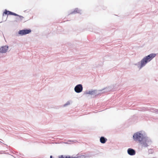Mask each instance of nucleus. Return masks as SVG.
<instances>
[{"label":"nucleus","mask_w":158,"mask_h":158,"mask_svg":"<svg viewBox=\"0 0 158 158\" xmlns=\"http://www.w3.org/2000/svg\"><path fill=\"white\" fill-rule=\"evenodd\" d=\"M133 138L134 141H138L141 149L148 148L152 143L150 138L148 137L144 132L140 131L134 134Z\"/></svg>","instance_id":"nucleus-1"},{"label":"nucleus","mask_w":158,"mask_h":158,"mask_svg":"<svg viewBox=\"0 0 158 158\" xmlns=\"http://www.w3.org/2000/svg\"><path fill=\"white\" fill-rule=\"evenodd\" d=\"M156 55L155 53H151L144 57L140 62L135 64L140 69L144 67L148 62L151 61Z\"/></svg>","instance_id":"nucleus-2"},{"label":"nucleus","mask_w":158,"mask_h":158,"mask_svg":"<svg viewBox=\"0 0 158 158\" xmlns=\"http://www.w3.org/2000/svg\"><path fill=\"white\" fill-rule=\"evenodd\" d=\"M31 31V30L30 29H24L19 30L18 31V34L21 36H23L29 34Z\"/></svg>","instance_id":"nucleus-3"},{"label":"nucleus","mask_w":158,"mask_h":158,"mask_svg":"<svg viewBox=\"0 0 158 158\" xmlns=\"http://www.w3.org/2000/svg\"><path fill=\"white\" fill-rule=\"evenodd\" d=\"M83 89V87L82 85L81 84H79L77 85L74 88L75 91L77 93L81 92L82 91Z\"/></svg>","instance_id":"nucleus-4"},{"label":"nucleus","mask_w":158,"mask_h":158,"mask_svg":"<svg viewBox=\"0 0 158 158\" xmlns=\"http://www.w3.org/2000/svg\"><path fill=\"white\" fill-rule=\"evenodd\" d=\"M8 48V46L6 45L2 46L0 48V52L1 53H5L7 52Z\"/></svg>","instance_id":"nucleus-5"},{"label":"nucleus","mask_w":158,"mask_h":158,"mask_svg":"<svg viewBox=\"0 0 158 158\" xmlns=\"http://www.w3.org/2000/svg\"><path fill=\"white\" fill-rule=\"evenodd\" d=\"M97 90L91 89L89 91H86L84 94H89L91 95H95L97 94Z\"/></svg>","instance_id":"nucleus-6"},{"label":"nucleus","mask_w":158,"mask_h":158,"mask_svg":"<svg viewBox=\"0 0 158 158\" xmlns=\"http://www.w3.org/2000/svg\"><path fill=\"white\" fill-rule=\"evenodd\" d=\"M128 154L130 156H133L135 155L136 152L135 150L131 148H129L127 150Z\"/></svg>","instance_id":"nucleus-7"},{"label":"nucleus","mask_w":158,"mask_h":158,"mask_svg":"<svg viewBox=\"0 0 158 158\" xmlns=\"http://www.w3.org/2000/svg\"><path fill=\"white\" fill-rule=\"evenodd\" d=\"M4 14L8 15H16V14L7 10L6 9L3 12V16H4Z\"/></svg>","instance_id":"nucleus-8"},{"label":"nucleus","mask_w":158,"mask_h":158,"mask_svg":"<svg viewBox=\"0 0 158 158\" xmlns=\"http://www.w3.org/2000/svg\"><path fill=\"white\" fill-rule=\"evenodd\" d=\"M14 16H17V17L15 18V21L16 22L21 21L22 20L24 19V17L20 15L16 14V15H14Z\"/></svg>","instance_id":"nucleus-9"},{"label":"nucleus","mask_w":158,"mask_h":158,"mask_svg":"<svg viewBox=\"0 0 158 158\" xmlns=\"http://www.w3.org/2000/svg\"><path fill=\"white\" fill-rule=\"evenodd\" d=\"M77 13L81 14V10L78 8H76L74 9L73 11H72L70 14H75Z\"/></svg>","instance_id":"nucleus-10"},{"label":"nucleus","mask_w":158,"mask_h":158,"mask_svg":"<svg viewBox=\"0 0 158 158\" xmlns=\"http://www.w3.org/2000/svg\"><path fill=\"white\" fill-rule=\"evenodd\" d=\"M107 141L106 138L104 136H101L100 139V141L102 143H105Z\"/></svg>","instance_id":"nucleus-11"},{"label":"nucleus","mask_w":158,"mask_h":158,"mask_svg":"<svg viewBox=\"0 0 158 158\" xmlns=\"http://www.w3.org/2000/svg\"><path fill=\"white\" fill-rule=\"evenodd\" d=\"M89 157V156L88 155H84L79 156H77V158H83V157L85 158V157Z\"/></svg>","instance_id":"nucleus-12"},{"label":"nucleus","mask_w":158,"mask_h":158,"mask_svg":"<svg viewBox=\"0 0 158 158\" xmlns=\"http://www.w3.org/2000/svg\"><path fill=\"white\" fill-rule=\"evenodd\" d=\"M60 158H69L70 156H64L63 155H61L59 157Z\"/></svg>","instance_id":"nucleus-13"},{"label":"nucleus","mask_w":158,"mask_h":158,"mask_svg":"<svg viewBox=\"0 0 158 158\" xmlns=\"http://www.w3.org/2000/svg\"><path fill=\"white\" fill-rule=\"evenodd\" d=\"M70 104V101H68L63 106L66 107L68 105H69Z\"/></svg>","instance_id":"nucleus-14"},{"label":"nucleus","mask_w":158,"mask_h":158,"mask_svg":"<svg viewBox=\"0 0 158 158\" xmlns=\"http://www.w3.org/2000/svg\"><path fill=\"white\" fill-rule=\"evenodd\" d=\"M74 141L69 140H68V141L67 142H65L64 143H66V144H68V143H69V142H74Z\"/></svg>","instance_id":"nucleus-15"},{"label":"nucleus","mask_w":158,"mask_h":158,"mask_svg":"<svg viewBox=\"0 0 158 158\" xmlns=\"http://www.w3.org/2000/svg\"><path fill=\"white\" fill-rule=\"evenodd\" d=\"M156 113L158 114V110H154Z\"/></svg>","instance_id":"nucleus-16"},{"label":"nucleus","mask_w":158,"mask_h":158,"mask_svg":"<svg viewBox=\"0 0 158 158\" xmlns=\"http://www.w3.org/2000/svg\"><path fill=\"white\" fill-rule=\"evenodd\" d=\"M50 158H52V156H50Z\"/></svg>","instance_id":"nucleus-17"},{"label":"nucleus","mask_w":158,"mask_h":158,"mask_svg":"<svg viewBox=\"0 0 158 158\" xmlns=\"http://www.w3.org/2000/svg\"><path fill=\"white\" fill-rule=\"evenodd\" d=\"M104 89H103V90H101V91H102V90H104Z\"/></svg>","instance_id":"nucleus-18"},{"label":"nucleus","mask_w":158,"mask_h":158,"mask_svg":"<svg viewBox=\"0 0 158 158\" xmlns=\"http://www.w3.org/2000/svg\"><path fill=\"white\" fill-rule=\"evenodd\" d=\"M0 140L3 141L2 140V139H0Z\"/></svg>","instance_id":"nucleus-19"}]
</instances>
